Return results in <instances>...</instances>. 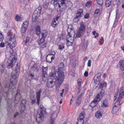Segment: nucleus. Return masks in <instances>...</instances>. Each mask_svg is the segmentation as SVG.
<instances>
[{"instance_id": "f257e3e1", "label": "nucleus", "mask_w": 124, "mask_h": 124, "mask_svg": "<svg viewBox=\"0 0 124 124\" xmlns=\"http://www.w3.org/2000/svg\"><path fill=\"white\" fill-rule=\"evenodd\" d=\"M18 63L16 64L17 67L15 68V73H12L10 78V81L11 82H6L4 84L3 91L6 93L7 95H8L10 91L13 92L15 91V87L14 85H16L17 83L16 78L19 74V69L18 67Z\"/></svg>"}, {"instance_id": "f03ea898", "label": "nucleus", "mask_w": 124, "mask_h": 124, "mask_svg": "<svg viewBox=\"0 0 124 124\" xmlns=\"http://www.w3.org/2000/svg\"><path fill=\"white\" fill-rule=\"evenodd\" d=\"M107 83L104 81H103L99 84V88L100 89L101 91L100 93L98 94L96 97L94 98L93 101L90 104L92 108L94 107L99 102V101L102 98L104 95V91L103 90L104 87H106L107 86Z\"/></svg>"}, {"instance_id": "7ed1b4c3", "label": "nucleus", "mask_w": 124, "mask_h": 124, "mask_svg": "<svg viewBox=\"0 0 124 124\" xmlns=\"http://www.w3.org/2000/svg\"><path fill=\"white\" fill-rule=\"evenodd\" d=\"M47 114V113L46 111L45 108L42 105H40L36 116V121L38 124L41 123L44 118L46 116Z\"/></svg>"}, {"instance_id": "20e7f679", "label": "nucleus", "mask_w": 124, "mask_h": 124, "mask_svg": "<svg viewBox=\"0 0 124 124\" xmlns=\"http://www.w3.org/2000/svg\"><path fill=\"white\" fill-rule=\"evenodd\" d=\"M55 73H50L46 82V86L48 87L51 88L55 85L57 78Z\"/></svg>"}, {"instance_id": "39448f33", "label": "nucleus", "mask_w": 124, "mask_h": 124, "mask_svg": "<svg viewBox=\"0 0 124 124\" xmlns=\"http://www.w3.org/2000/svg\"><path fill=\"white\" fill-rule=\"evenodd\" d=\"M57 74L58 76H57L55 85L56 91L58 92L59 90L60 86L64 80V73L62 71H58Z\"/></svg>"}, {"instance_id": "423d86ee", "label": "nucleus", "mask_w": 124, "mask_h": 124, "mask_svg": "<svg viewBox=\"0 0 124 124\" xmlns=\"http://www.w3.org/2000/svg\"><path fill=\"white\" fill-rule=\"evenodd\" d=\"M41 8L39 7L34 11L32 16V21L33 22H35L40 15Z\"/></svg>"}, {"instance_id": "0eeeda50", "label": "nucleus", "mask_w": 124, "mask_h": 124, "mask_svg": "<svg viewBox=\"0 0 124 124\" xmlns=\"http://www.w3.org/2000/svg\"><path fill=\"white\" fill-rule=\"evenodd\" d=\"M80 26L77 33L76 37L77 38L81 37L83 35L85 29V25L82 22L80 24Z\"/></svg>"}, {"instance_id": "6e6552de", "label": "nucleus", "mask_w": 124, "mask_h": 124, "mask_svg": "<svg viewBox=\"0 0 124 124\" xmlns=\"http://www.w3.org/2000/svg\"><path fill=\"white\" fill-rule=\"evenodd\" d=\"M58 0H53L51 1V3L55 7L58 6L59 8H60L61 6L60 5L61 4L62 6H64L66 7V5L65 3L66 0H60V1Z\"/></svg>"}, {"instance_id": "1a4fd4ad", "label": "nucleus", "mask_w": 124, "mask_h": 124, "mask_svg": "<svg viewBox=\"0 0 124 124\" xmlns=\"http://www.w3.org/2000/svg\"><path fill=\"white\" fill-rule=\"evenodd\" d=\"M17 59V57H16L15 56H14L13 57H12V59L11 61L9 60H8L7 64V68L8 69L12 68L13 66L16 63Z\"/></svg>"}, {"instance_id": "9d476101", "label": "nucleus", "mask_w": 124, "mask_h": 124, "mask_svg": "<svg viewBox=\"0 0 124 124\" xmlns=\"http://www.w3.org/2000/svg\"><path fill=\"white\" fill-rule=\"evenodd\" d=\"M101 73H99L95 75L93 79L94 80V83L95 86L97 87L99 84L100 83L101 80Z\"/></svg>"}, {"instance_id": "9b49d317", "label": "nucleus", "mask_w": 124, "mask_h": 124, "mask_svg": "<svg viewBox=\"0 0 124 124\" xmlns=\"http://www.w3.org/2000/svg\"><path fill=\"white\" fill-rule=\"evenodd\" d=\"M74 39L73 37H72L71 34L70 35V33L69 32L66 38V45L67 46L69 47L72 45L74 41Z\"/></svg>"}, {"instance_id": "f8f14e48", "label": "nucleus", "mask_w": 124, "mask_h": 124, "mask_svg": "<svg viewBox=\"0 0 124 124\" xmlns=\"http://www.w3.org/2000/svg\"><path fill=\"white\" fill-rule=\"evenodd\" d=\"M15 35L14 34L12 35L9 38V40L11 41L10 43V47L11 49L15 47L16 45V42Z\"/></svg>"}, {"instance_id": "ddd939ff", "label": "nucleus", "mask_w": 124, "mask_h": 124, "mask_svg": "<svg viewBox=\"0 0 124 124\" xmlns=\"http://www.w3.org/2000/svg\"><path fill=\"white\" fill-rule=\"evenodd\" d=\"M120 14L119 13V10L117 9L116 11V17L113 24V26L115 27L116 26L117 22L120 16Z\"/></svg>"}, {"instance_id": "4468645a", "label": "nucleus", "mask_w": 124, "mask_h": 124, "mask_svg": "<svg viewBox=\"0 0 124 124\" xmlns=\"http://www.w3.org/2000/svg\"><path fill=\"white\" fill-rule=\"evenodd\" d=\"M83 94L81 93L77 97V98L76 101V104L78 106L80 103L81 100V97L83 95Z\"/></svg>"}, {"instance_id": "2eb2a0df", "label": "nucleus", "mask_w": 124, "mask_h": 124, "mask_svg": "<svg viewBox=\"0 0 124 124\" xmlns=\"http://www.w3.org/2000/svg\"><path fill=\"white\" fill-rule=\"evenodd\" d=\"M57 117V115L55 113H52L51 115L50 119V124H54V119Z\"/></svg>"}, {"instance_id": "dca6fc26", "label": "nucleus", "mask_w": 124, "mask_h": 124, "mask_svg": "<svg viewBox=\"0 0 124 124\" xmlns=\"http://www.w3.org/2000/svg\"><path fill=\"white\" fill-rule=\"evenodd\" d=\"M88 44V41H86L85 43H84L83 45L80 47V49L82 51H85L86 50Z\"/></svg>"}, {"instance_id": "f3484780", "label": "nucleus", "mask_w": 124, "mask_h": 124, "mask_svg": "<svg viewBox=\"0 0 124 124\" xmlns=\"http://www.w3.org/2000/svg\"><path fill=\"white\" fill-rule=\"evenodd\" d=\"M54 56H51V54H48L46 57V60L47 62H51L54 59Z\"/></svg>"}, {"instance_id": "a211bd4d", "label": "nucleus", "mask_w": 124, "mask_h": 124, "mask_svg": "<svg viewBox=\"0 0 124 124\" xmlns=\"http://www.w3.org/2000/svg\"><path fill=\"white\" fill-rule=\"evenodd\" d=\"M30 76L32 79H34L36 80H38L39 77L37 76L36 73L33 72L32 73H31L30 75Z\"/></svg>"}, {"instance_id": "6ab92c4d", "label": "nucleus", "mask_w": 124, "mask_h": 124, "mask_svg": "<svg viewBox=\"0 0 124 124\" xmlns=\"http://www.w3.org/2000/svg\"><path fill=\"white\" fill-rule=\"evenodd\" d=\"M83 11L82 9H78L77 12L76 16L78 17H80L83 15Z\"/></svg>"}, {"instance_id": "aec40b11", "label": "nucleus", "mask_w": 124, "mask_h": 124, "mask_svg": "<svg viewBox=\"0 0 124 124\" xmlns=\"http://www.w3.org/2000/svg\"><path fill=\"white\" fill-rule=\"evenodd\" d=\"M119 64L121 70L122 71L124 70V60L120 61L119 62Z\"/></svg>"}, {"instance_id": "412c9836", "label": "nucleus", "mask_w": 124, "mask_h": 124, "mask_svg": "<svg viewBox=\"0 0 124 124\" xmlns=\"http://www.w3.org/2000/svg\"><path fill=\"white\" fill-rule=\"evenodd\" d=\"M120 99L119 98V97H118V98L117 99L115 103V106L113 108V110H115V108H116V107H117V106L118 105H120V99Z\"/></svg>"}, {"instance_id": "4be33fe9", "label": "nucleus", "mask_w": 124, "mask_h": 124, "mask_svg": "<svg viewBox=\"0 0 124 124\" xmlns=\"http://www.w3.org/2000/svg\"><path fill=\"white\" fill-rule=\"evenodd\" d=\"M20 94L17 93L15 95L14 102L16 103H17L20 100Z\"/></svg>"}, {"instance_id": "5701e85b", "label": "nucleus", "mask_w": 124, "mask_h": 124, "mask_svg": "<svg viewBox=\"0 0 124 124\" xmlns=\"http://www.w3.org/2000/svg\"><path fill=\"white\" fill-rule=\"evenodd\" d=\"M39 69L38 68L35 67L34 66L32 67L31 69V73H32L33 72L35 73H36L39 71Z\"/></svg>"}, {"instance_id": "b1692460", "label": "nucleus", "mask_w": 124, "mask_h": 124, "mask_svg": "<svg viewBox=\"0 0 124 124\" xmlns=\"http://www.w3.org/2000/svg\"><path fill=\"white\" fill-rule=\"evenodd\" d=\"M73 27L72 25H69L67 30L68 32H69L70 33L71 32H74V31L73 30Z\"/></svg>"}, {"instance_id": "393cba45", "label": "nucleus", "mask_w": 124, "mask_h": 124, "mask_svg": "<svg viewBox=\"0 0 124 124\" xmlns=\"http://www.w3.org/2000/svg\"><path fill=\"white\" fill-rule=\"evenodd\" d=\"M124 88L123 87L121 88L119 92V98L122 99L123 98L122 96L124 95Z\"/></svg>"}, {"instance_id": "a878e982", "label": "nucleus", "mask_w": 124, "mask_h": 124, "mask_svg": "<svg viewBox=\"0 0 124 124\" xmlns=\"http://www.w3.org/2000/svg\"><path fill=\"white\" fill-rule=\"evenodd\" d=\"M101 104L102 107H107L108 104L107 99H104L102 102Z\"/></svg>"}, {"instance_id": "bb28decb", "label": "nucleus", "mask_w": 124, "mask_h": 124, "mask_svg": "<svg viewBox=\"0 0 124 124\" xmlns=\"http://www.w3.org/2000/svg\"><path fill=\"white\" fill-rule=\"evenodd\" d=\"M12 100L11 99H8L7 101V106L9 107L10 108L12 107Z\"/></svg>"}, {"instance_id": "cd10ccee", "label": "nucleus", "mask_w": 124, "mask_h": 124, "mask_svg": "<svg viewBox=\"0 0 124 124\" xmlns=\"http://www.w3.org/2000/svg\"><path fill=\"white\" fill-rule=\"evenodd\" d=\"M96 117L98 118H100L102 116V114L99 111H98L95 114Z\"/></svg>"}, {"instance_id": "c85d7f7f", "label": "nucleus", "mask_w": 124, "mask_h": 124, "mask_svg": "<svg viewBox=\"0 0 124 124\" xmlns=\"http://www.w3.org/2000/svg\"><path fill=\"white\" fill-rule=\"evenodd\" d=\"M42 90L41 89H40L39 91L36 93V98H40L41 95V94L42 92Z\"/></svg>"}, {"instance_id": "c756f323", "label": "nucleus", "mask_w": 124, "mask_h": 124, "mask_svg": "<svg viewBox=\"0 0 124 124\" xmlns=\"http://www.w3.org/2000/svg\"><path fill=\"white\" fill-rule=\"evenodd\" d=\"M111 0H106L105 6L106 7H109L111 3Z\"/></svg>"}, {"instance_id": "7c9ffc66", "label": "nucleus", "mask_w": 124, "mask_h": 124, "mask_svg": "<svg viewBox=\"0 0 124 124\" xmlns=\"http://www.w3.org/2000/svg\"><path fill=\"white\" fill-rule=\"evenodd\" d=\"M85 116V113L84 112H82L80 113L79 115V118H78V119L83 120V119Z\"/></svg>"}, {"instance_id": "2f4dec72", "label": "nucleus", "mask_w": 124, "mask_h": 124, "mask_svg": "<svg viewBox=\"0 0 124 124\" xmlns=\"http://www.w3.org/2000/svg\"><path fill=\"white\" fill-rule=\"evenodd\" d=\"M36 30L37 34L39 35L41 33L40 31V28L39 26H37L36 27Z\"/></svg>"}, {"instance_id": "473e14b6", "label": "nucleus", "mask_w": 124, "mask_h": 124, "mask_svg": "<svg viewBox=\"0 0 124 124\" xmlns=\"http://www.w3.org/2000/svg\"><path fill=\"white\" fill-rule=\"evenodd\" d=\"M26 104V101L25 100H23L21 102V105L22 106V108L23 110H24L25 108Z\"/></svg>"}, {"instance_id": "72a5a7b5", "label": "nucleus", "mask_w": 124, "mask_h": 124, "mask_svg": "<svg viewBox=\"0 0 124 124\" xmlns=\"http://www.w3.org/2000/svg\"><path fill=\"white\" fill-rule=\"evenodd\" d=\"M0 67L1 72L2 73H3L5 68V66L4 63H1Z\"/></svg>"}, {"instance_id": "f704fd0d", "label": "nucleus", "mask_w": 124, "mask_h": 124, "mask_svg": "<svg viewBox=\"0 0 124 124\" xmlns=\"http://www.w3.org/2000/svg\"><path fill=\"white\" fill-rule=\"evenodd\" d=\"M97 3L101 6V8H103L102 5L103 3V0H96Z\"/></svg>"}, {"instance_id": "c9c22d12", "label": "nucleus", "mask_w": 124, "mask_h": 124, "mask_svg": "<svg viewBox=\"0 0 124 124\" xmlns=\"http://www.w3.org/2000/svg\"><path fill=\"white\" fill-rule=\"evenodd\" d=\"M27 28L24 27V26H23L22 25L21 29V33H23L25 32L27 30Z\"/></svg>"}, {"instance_id": "e433bc0d", "label": "nucleus", "mask_w": 124, "mask_h": 124, "mask_svg": "<svg viewBox=\"0 0 124 124\" xmlns=\"http://www.w3.org/2000/svg\"><path fill=\"white\" fill-rule=\"evenodd\" d=\"M47 34V33L46 32H45V33L41 32L39 35L41 36L42 38L45 39L46 37Z\"/></svg>"}, {"instance_id": "4c0bfd02", "label": "nucleus", "mask_w": 124, "mask_h": 124, "mask_svg": "<svg viewBox=\"0 0 124 124\" xmlns=\"http://www.w3.org/2000/svg\"><path fill=\"white\" fill-rule=\"evenodd\" d=\"M28 23L29 21L28 20H26L23 23L22 26H23L24 27L27 28L28 25Z\"/></svg>"}, {"instance_id": "58836bf2", "label": "nucleus", "mask_w": 124, "mask_h": 124, "mask_svg": "<svg viewBox=\"0 0 124 124\" xmlns=\"http://www.w3.org/2000/svg\"><path fill=\"white\" fill-rule=\"evenodd\" d=\"M57 24V23L56 21H55V20H52V22H51V25L53 27H55L56 26Z\"/></svg>"}, {"instance_id": "ea45409f", "label": "nucleus", "mask_w": 124, "mask_h": 124, "mask_svg": "<svg viewBox=\"0 0 124 124\" xmlns=\"http://www.w3.org/2000/svg\"><path fill=\"white\" fill-rule=\"evenodd\" d=\"M45 39L42 38L40 39L38 42L39 44H41L44 43L45 41Z\"/></svg>"}, {"instance_id": "a19ab883", "label": "nucleus", "mask_w": 124, "mask_h": 124, "mask_svg": "<svg viewBox=\"0 0 124 124\" xmlns=\"http://www.w3.org/2000/svg\"><path fill=\"white\" fill-rule=\"evenodd\" d=\"M58 69H59V70H60L61 69L63 68H64V64L62 63H60L58 66Z\"/></svg>"}, {"instance_id": "79ce46f5", "label": "nucleus", "mask_w": 124, "mask_h": 124, "mask_svg": "<svg viewBox=\"0 0 124 124\" xmlns=\"http://www.w3.org/2000/svg\"><path fill=\"white\" fill-rule=\"evenodd\" d=\"M58 46L59 49L61 50H62L64 48V46L63 45V44H61L59 45Z\"/></svg>"}, {"instance_id": "37998d69", "label": "nucleus", "mask_w": 124, "mask_h": 124, "mask_svg": "<svg viewBox=\"0 0 124 124\" xmlns=\"http://www.w3.org/2000/svg\"><path fill=\"white\" fill-rule=\"evenodd\" d=\"M47 73H46L45 72L42 73V79L43 80H46V76H47Z\"/></svg>"}, {"instance_id": "c03bdc74", "label": "nucleus", "mask_w": 124, "mask_h": 124, "mask_svg": "<svg viewBox=\"0 0 124 124\" xmlns=\"http://www.w3.org/2000/svg\"><path fill=\"white\" fill-rule=\"evenodd\" d=\"M78 122L76 123V124H84V122L83 120H81L80 119H78Z\"/></svg>"}, {"instance_id": "a18cd8bd", "label": "nucleus", "mask_w": 124, "mask_h": 124, "mask_svg": "<svg viewBox=\"0 0 124 124\" xmlns=\"http://www.w3.org/2000/svg\"><path fill=\"white\" fill-rule=\"evenodd\" d=\"M15 18L17 21H20L22 19L21 17L18 16V15H17L16 16Z\"/></svg>"}, {"instance_id": "49530a36", "label": "nucleus", "mask_w": 124, "mask_h": 124, "mask_svg": "<svg viewBox=\"0 0 124 124\" xmlns=\"http://www.w3.org/2000/svg\"><path fill=\"white\" fill-rule=\"evenodd\" d=\"M76 16L75 18L73 19V21L74 22L78 23L79 20V19Z\"/></svg>"}, {"instance_id": "de8ad7c7", "label": "nucleus", "mask_w": 124, "mask_h": 124, "mask_svg": "<svg viewBox=\"0 0 124 124\" xmlns=\"http://www.w3.org/2000/svg\"><path fill=\"white\" fill-rule=\"evenodd\" d=\"M47 67H43L42 68V73L45 72L46 73H47L46 71L47 70Z\"/></svg>"}, {"instance_id": "09e8293b", "label": "nucleus", "mask_w": 124, "mask_h": 124, "mask_svg": "<svg viewBox=\"0 0 124 124\" xmlns=\"http://www.w3.org/2000/svg\"><path fill=\"white\" fill-rule=\"evenodd\" d=\"M93 35H94V37L95 38H96L98 36L99 34L97 33H96L95 31H93Z\"/></svg>"}, {"instance_id": "8fccbe9b", "label": "nucleus", "mask_w": 124, "mask_h": 124, "mask_svg": "<svg viewBox=\"0 0 124 124\" xmlns=\"http://www.w3.org/2000/svg\"><path fill=\"white\" fill-rule=\"evenodd\" d=\"M82 79H78L77 81L78 85L79 86L81 85Z\"/></svg>"}, {"instance_id": "3c124183", "label": "nucleus", "mask_w": 124, "mask_h": 124, "mask_svg": "<svg viewBox=\"0 0 124 124\" xmlns=\"http://www.w3.org/2000/svg\"><path fill=\"white\" fill-rule=\"evenodd\" d=\"M99 9H97L95 10L94 15V16H96L97 15V14H98V12L99 11Z\"/></svg>"}, {"instance_id": "603ef678", "label": "nucleus", "mask_w": 124, "mask_h": 124, "mask_svg": "<svg viewBox=\"0 0 124 124\" xmlns=\"http://www.w3.org/2000/svg\"><path fill=\"white\" fill-rule=\"evenodd\" d=\"M41 47L42 48H44L46 47V43L45 42V43H42V44H41Z\"/></svg>"}, {"instance_id": "864d4df0", "label": "nucleus", "mask_w": 124, "mask_h": 124, "mask_svg": "<svg viewBox=\"0 0 124 124\" xmlns=\"http://www.w3.org/2000/svg\"><path fill=\"white\" fill-rule=\"evenodd\" d=\"M92 3L91 1H88L86 2L85 4V6L86 7H89L91 5V4Z\"/></svg>"}, {"instance_id": "5fc2aeb1", "label": "nucleus", "mask_w": 124, "mask_h": 124, "mask_svg": "<svg viewBox=\"0 0 124 124\" xmlns=\"http://www.w3.org/2000/svg\"><path fill=\"white\" fill-rule=\"evenodd\" d=\"M104 42V39L102 37L101 38V39H100V42L101 44H102Z\"/></svg>"}, {"instance_id": "6e6d98bb", "label": "nucleus", "mask_w": 124, "mask_h": 124, "mask_svg": "<svg viewBox=\"0 0 124 124\" xmlns=\"http://www.w3.org/2000/svg\"><path fill=\"white\" fill-rule=\"evenodd\" d=\"M66 34L64 32L63 33L61 34L62 36V37H61L60 39H63V38H64V37L65 35Z\"/></svg>"}, {"instance_id": "4d7b16f0", "label": "nucleus", "mask_w": 124, "mask_h": 124, "mask_svg": "<svg viewBox=\"0 0 124 124\" xmlns=\"http://www.w3.org/2000/svg\"><path fill=\"white\" fill-rule=\"evenodd\" d=\"M5 46L4 43V42H2L0 44V47H3Z\"/></svg>"}, {"instance_id": "13d9d810", "label": "nucleus", "mask_w": 124, "mask_h": 124, "mask_svg": "<svg viewBox=\"0 0 124 124\" xmlns=\"http://www.w3.org/2000/svg\"><path fill=\"white\" fill-rule=\"evenodd\" d=\"M69 8L70 9H71L73 6L72 4L70 2H69Z\"/></svg>"}, {"instance_id": "bf43d9fd", "label": "nucleus", "mask_w": 124, "mask_h": 124, "mask_svg": "<svg viewBox=\"0 0 124 124\" xmlns=\"http://www.w3.org/2000/svg\"><path fill=\"white\" fill-rule=\"evenodd\" d=\"M91 60H89L88 62V65L87 66L88 67H90L91 65Z\"/></svg>"}, {"instance_id": "052dcab7", "label": "nucleus", "mask_w": 124, "mask_h": 124, "mask_svg": "<svg viewBox=\"0 0 124 124\" xmlns=\"http://www.w3.org/2000/svg\"><path fill=\"white\" fill-rule=\"evenodd\" d=\"M30 40V39L29 38V37H27L25 41V44H27L29 41Z\"/></svg>"}, {"instance_id": "680f3d73", "label": "nucleus", "mask_w": 124, "mask_h": 124, "mask_svg": "<svg viewBox=\"0 0 124 124\" xmlns=\"http://www.w3.org/2000/svg\"><path fill=\"white\" fill-rule=\"evenodd\" d=\"M3 39V37L2 34L0 33V41H2Z\"/></svg>"}, {"instance_id": "e2e57ef3", "label": "nucleus", "mask_w": 124, "mask_h": 124, "mask_svg": "<svg viewBox=\"0 0 124 124\" xmlns=\"http://www.w3.org/2000/svg\"><path fill=\"white\" fill-rule=\"evenodd\" d=\"M89 14L87 13L84 16V18L85 19L88 18L89 17Z\"/></svg>"}, {"instance_id": "0e129e2a", "label": "nucleus", "mask_w": 124, "mask_h": 124, "mask_svg": "<svg viewBox=\"0 0 124 124\" xmlns=\"http://www.w3.org/2000/svg\"><path fill=\"white\" fill-rule=\"evenodd\" d=\"M40 99V98H37V101L36 103L38 104V105H39V104Z\"/></svg>"}, {"instance_id": "69168bd1", "label": "nucleus", "mask_w": 124, "mask_h": 124, "mask_svg": "<svg viewBox=\"0 0 124 124\" xmlns=\"http://www.w3.org/2000/svg\"><path fill=\"white\" fill-rule=\"evenodd\" d=\"M88 73L87 71H85L84 74V75L85 77H87L88 76Z\"/></svg>"}, {"instance_id": "338daca9", "label": "nucleus", "mask_w": 124, "mask_h": 124, "mask_svg": "<svg viewBox=\"0 0 124 124\" xmlns=\"http://www.w3.org/2000/svg\"><path fill=\"white\" fill-rule=\"evenodd\" d=\"M36 101V100L35 99H33L31 101V103L32 104H34L35 103Z\"/></svg>"}, {"instance_id": "774afa93", "label": "nucleus", "mask_w": 124, "mask_h": 124, "mask_svg": "<svg viewBox=\"0 0 124 124\" xmlns=\"http://www.w3.org/2000/svg\"><path fill=\"white\" fill-rule=\"evenodd\" d=\"M122 77L124 79V70L122 71Z\"/></svg>"}]
</instances>
